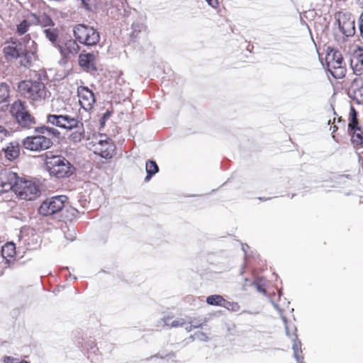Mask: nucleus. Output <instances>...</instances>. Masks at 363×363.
<instances>
[{"label": "nucleus", "mask_w": 363, "mask_h": 363, "mask_svg": "<svg viewBox=\"0 0 363 363\" xmlns=\"http://www.w3.org/2000/svg\"><path fill=\"white\" fill-rule=\"evenodd\" d=\"M147 175L145 182H148L151 178L159 172V167L154 160H148L145 164Z\"/></svg>", "instance_id": "bb28decb"}, {"label": "nucleus", "mask_w": 363, "mask_h": 363, "mask_svg": "<svg viewBox=\"0 0 363 363\" xmlns=\"http://www.w3.org/2000/svg\"><path fill=\"white\" fill-rule=\"evenodd\" d=\"M7 160L12 161L16 159L20 154V145L16 141L11 142L2 150Z\"/></svg>", "instance_id": "412c9836"}, {"label": "nucleus", "mask_w": 363, "mask_h": 363, "mask_svg": "<svg viewBox=\"0 0 363 363\" xmlns=\"http://www.w3.org/2000/svg\"><path fill=\"white\" fill-rule=\"evenodd\" d=\"M194 338L206 341L208 337L203 333H198L194 335Z\"/></svg>", "instance_id": "c9c22d12"}, {"label": "nucleus", "mask_w": 363, "mask_h": 363, "mask_svg": "<svg viewBox=\"0 0 363 363\" xmlns=\"http://www.w3.org/2000/svg\"><path fill=\"white\" fill-rule=\"evenodd\" d=\"M30 21L33 25H40L43 30L55 26L52 19L45 13L37 16L30 13Z\"/></svg>", "instance_id": "6ab92c4d"}, {"label": "nucleus", "mask_w": 363, "mask_h": 363, "mask_svg": "<svg viewBox=\"0 0 363 363\" xmlns=\"http://www.w3.org/2000/svg\"><path fill=\"white\" fill-rule=\"evenodd\" d=\"M348 96L358 103L363 101V78L355 77L348 89Z\"/></svg>", "instance_id": "dca6fc26"}, {"label": "nucleus", "mask_w": 363, "mask_h": 363, "mask_svg": "<svg viewBox=\"0 0 363 363\" xmlns=\"http://www.w3.org/2000/svg\"><path fill=\"white\" fill-rule=\"evenodd\" d=\"M359 23L360 33H361L362 37L363 38V11L359 16Z\"/></svg>", "instance_id": "e433bc0d"}, {"label": "nucleus", "mask_w": 363, "mask_h": 363, "mask_svg": "<svg viewBox=\"0 0 363 363\" xmlns=\"http://www.w3.org/2000/svg\"><path fill=\"white\" fill-rule=\"evenodd\" d=\"M325 60L328 70L334 78L342 79L345 76V63L340 51L331 49L328 52Z\"/></svg>", "instance_id": "423d86ee"}, {"label": "nucleus", "mask_w": 363, "mask_h": 363, "mask_svg": "<svg viewBox=\"0 0 363 363\" xmlns=\"http://www.w3.org/2000/svg\"><path fill=\"white\" fill-rule=\"evenodd\" d=\"M340 31L347 37L352 36L355 33L354 21L343 17L338 19Z\"/></svg>", "instance_id": "aec40b11"}, {"label": "nucleus", "mask_w": 363, "mask_h": 363, "mask_svg": "<svg viewBox=\"0 0 363 363\" xmlns=\"http://www.w3.org/2000/svg\"><path fill=\"white\" fill-rule=\"evenodd\" d=\"M67 197L64 195L46 199L40 206L38 212L43 216H48L60 212L65 206Z\"/></svg>", "instance_id": "9d476101"}, {"label": "nucleus", "mask_w": 363, "mask_h": 363, "mask_svg": "<svg viewBox=\"0 0 363 363\" xmlns=\"http://www.w3.org/2000/svg\"><path fill=\"white\" fill-rule=\"evenodd\" d=\"M38 45L29 35L23 38L21 41H11L4 48V52L6 57L20 58V63L25 67L31 65L32 62L36 59Z\"/></svg>", "instance_id": "f257e3e1"}, {"label": "nucleus", "mask_w": 363, "mask_h": 363, "mask_svg": "<svg viewBox=\"0 0 363 363\" xmlns=\"http://www.w3.org/2000/svg\"><path fill=\"white\" fill-rule=\"evenodd\" d=\"M52 114H62L66 113L69 111L67 105L60 99L52 100L51 102Z\"/></svg>", "instance_id": "5701e85b"}, {"label": "nucleus", "mask_w": 363, "mask_h": 363, "mask_svg": "<svg viewBox=\"0 0 363 363\" xmlns=\"http://www.w3.org/2000/svg\"><path fill=\"white\" fill-rule=\"evenodd\" d=\"M96 56L94 53L80 54L79 56V64L85 71H95Z\"/></svg>", "instance_id": "a211bd4d"}, {"label": "nucleus", "mask_w": 363, "mask_h": 363, "mask_svg": "<svg viewBox=\"0 0 363 363\" xmlns=\"http://www.w3.org/2000/svg\"><path fill=\"white\" fill-rule=\"evenodd\" d=\"M274 308H277L279 312H281V309L279 308V306L277 304H274Z\"/></svg>", "instance_id": "c03bdc74"}, {"label": "nucleus", "mask_w": 363, "mask_h": 363, "mask_svg": "<svg viewBox=\"0 0 363 363\" xmlns=\"http://www.w3.org/2000/svg\"><path fill=\"white\" fill-rule=\"evenodd\" d=\"M186 320L183 318H178L172 320L170 317H164L161 319L160 324L161 326H167L168 328L182 327L185 325Z\"/></svg>", "instance_id": "a878e982"}, {"label": "nucleus", "mask_w": 363, "mask_h": 363, "mask_svg": "<svg viewBox=\"0 0 363 363\" xmlns=\"http://www.w3.org/2000/svg\"><path fill=\"white\" fill-rule=\"evenodd\" d=\"M94 152L101 157L109 159L113 157L114 146L108 138L100 139L94 145Z\"/></svg>", "instance_id": "4468645a"}, {"label": "nucleus", "mask_w": 363, "mask_h": 363, "mask_svg": "<svg viewBox=\"0 0 363 363\" xmlns=\"http://www.w3.org/2000/svg\"><path fill=\"white\" fill-rule=\"evenodd\" d=\"M206 1L208 4V5L211 6L212 7H214L213 0H206Z\"/></svg>", "instance_id": "a19ab883"}, {"label": "nucleus", "mask_w": 363, "mask_h": 363, "mask_svg": "<svg viewBox=\"0 0 363 363\" xmlns=\"http://www.w3.org/2000/svg\"><path fill=\"white\" fill-rule=\"evenodd\" d=\"M20 94L33 104L40 103L50 95L45 84L39 80H24L19 83Z\"/></svg>", "instance_id": "20e7f679"}, {"label": "nucleus", "mask_w": 363, "mask_h": 363, "mask_svg": "<svg viewBox=\"0 0 363 363\" xmlns=\"http://www.w3.org/2000/svg\"><path fill=\"white\" fill-rule=\"evenodd\" d=\"M11 113L22 128H32L35 125V118L28 111L25 104L20 100L13 103Z\"/></svg>", "instance_id": "0eeeda50"}, {"label": "nucleus", "mask_w": 363, "mask_h": 363, "mask_svg": "<svg viewBox=\"0 0 363 363\" xmlns=\"http://www.w3.org/2000/svg\"><path fill=\"white\" fill-rule=\"evenodd\" d=\"M84 138V128L83 123L80 121V124L77 128H74L73 131L69 136L68 139L73 143H79Z\"/></svg>", "instance_id": "b1692460"}, {"label": "nucleus", "mask_w": 363, "mask_h": 363, "mask_svg": "<svg viewBox=\"0 0 363 363\" xmlns=\"http://www.w3.org/2000/svg\"><path fill=\"white\" fill-rule=\"evenodd\" d=\"M4 133H5L4 135H6V129L3 126L0 125V134Z\"/></svg>", "instance_id": "ea45409f"}, {"label": "nucleus", "mask_w": 363, "mask_h": 363, "mask_svg": "<svg viewBox=\"0 0 363 363\" xmlns=\"http://www.w3.org/2000/svg\"><path fill=\"white\" fill-rule=\"evenodd\" d=\"M35 135L28 136L22 141L23 147L30 151L40 152L48 149L52 145L50 136H57L59 131L48 126H40L35 128Z\"/></svg>", "instance_id": "f03ea898"}, {"label": "nucleus", "mask_w": 363, "mask_h": 363, "mask_svg": "<svg viewBox=\"0 0 363 363\" xmlns=\"http://www.w3.org/2000/svg\"><path fill=\"white\" fill-rule=\"evenodd\" d=\"M348 133L351 136V143L354 147L363 146V130L361 127H359V130L348 131Z\"/></svg>", "instance_id": "393cba45"}, {"label": "nucleus", "mask_w": 363, "mask_h": 363, "mask_svg": "<svg viewBox=\"0 0 363 363\" xmlns=\"http://www.w3.org/2000/svg\"><path fill=\"white\" fill-rule=\"evenodd\" d=\"M31 25L33 24L30 21V13H29L26 16V19L23 20L18 25H17L16 32L19 35H23L28 30V28Z\"/></svg>", "instance_id": "c756f323"}, {"label": "nucleus", "mask_w": 363, "mask_h": 363, "mask_svg": "<svg viewBox=\"0 0 363 363\" xmlns=\"http://www.w3.org/2000/svg\"><path fill=\"white\" fill-rule=\"evenodd\" d=\"M76 39H69L66 40L63 45H57L56 48L58 49L63 60H67L72 55H74L79 52L80 47Z\"/></svg>", "instance_id": "2eb2a0df"}, {"label": "nucleus", "mask_w": 363, "mask_h": 363, "mask_svg": "<svg viewBox=\"0 0 363 363\" xmlns=\"http://www.w3.org/2000/svg\"><path fill=\"white\" fill-rule=\"evenodd\" d=\"M145 28L146 26L143 22L137 21L133 23L131 26L132 31L130 33V37L133 38H136L138 36L139 33Z\"/></svg>", "instance_id": "7c9ffc66"}, {"label": "nucleus", "mask_w": 363, "mask_h": 363, "mask_svg": "<svg viewBox=\"0 0 363 363\" xmlns=\"http://www.w3.org/2000/svg\"><path fill=\"white\" fill-rule=\"evenodd\" d=\"M1 255L9 263L8 258H13L16 255V246L13 242H7L1 247Z\"/></svg>", "instance_id": "cd10ccee"}, {"label": "nucleus", "mask_w": 363, "mask_h": 363, "mask_svg": "<svg viewBox=\"0 0 363 363\" xmlns=\"http://www.w3.org/2000/svg\"><path fill=\"white\" fill-rule=\"evenodd\" d=\"M80 121L76 115L70 114L69 111H66V113L47 115V122L48 123L69 130L77 128Z\"/></svg>", "instance_id": "6e6552de"}, {"label": "nucleus", "mask_w": 363, "mask_h": 363, "mask_svg": "<svg viewBox=\"0 0 363 363\" xmlns=\"http://www.w3.org/2000/svg\"><path fill=\"white\" fill-rule=\"evenodd\" d=\"M257 289L260 292H265L264 289H263L260 286L257 285Z\"/></svg>", "instance_id": "79ce46f5"}, {"label": "nucleus", "mask_w": 363, "mask_h": 363, "mask_svg": "<svg viewBox=\"0 0 363 363\" xmlns=\"http://www.w3.org/2000/svg\"><path fill=\"white\" fill-rule=\"evenodd\" d=\"M199 325H191V322H189V324L185 327V329L186 331L190 332V331H191L193 328H199Z\"/></svg>", "instance_id": "4c0bfd02"}, {"label": "nucleus", "mask_w": 363, "mask_h": 363, "mask_svg": "<svg viewBox=\"0 0 363 363\" xmlns=\"http://www.w3.org/2000/svg\"><path fill=\"white\" fill-rule=\"evenodd\" d=\"M45 165L50 175L57 179L68 178L75 172V167L61 155H54L52 152L45 154Z\"/></svg>", "instance_id": "7ed1b4c3"}, {"label": "nucleus", "mask_w": 363, "mask_h": 363, "mask_svg": "<svg viewBox=\"0 0 363 363\" xmlns=\"http://www.w3.org/2000/svg\"><path fill=\"white\" fill-rule=\"evenodd\" d=\"M13 191L21 199L27 201L34 200L40 195V191L35 183L19 179L18 177Z\"/></svg>", "instance_id": "1a4fd4ad"}, {"label": "nucleus", "mask_w": 363, "mask_h": 363, "mask_svg": "<svg viewBox=\"0 0 363 363\" xmlns=\"http://www.w3.org/2000/svg\"><path fill=\"white\" fill-rule=\"evenodd\" d=\"M281 319L285 325L286 335L293 341L292 350L294 352V357L297 361V363H303V356L302 355L301 342L298 340L296 335V328H294L293 333H291L289 328L287 325V320L285 316H281Z\"/></svg>", "instance_id": "9b49d317"}, {"label": "nucleus", "mask_w": 363, "mask_h": 363, "mask_svg": "<svg viewBox=\"0 0 363 363\" xmlns=\"http://www.w3.org/2000/svg\"><path fill=\"white\" fill-rule=\"evenodd\" d=\"M77 96L81 107L85 111H90L94 108L95 104L94 94L86 86H79L77 89Z\"/></svg>", "instance_id": "ddd939ff"}, {"label": "nucleus", "mask_w": 363, "mask_h": 363, "mask_svg": "<svg viewBox=\"0 0 363 363\" xmlns=\"http://www.w3.org/2000/svg\"><path fill=\"white\" fill-rule=\"evenodd\" d=\"M226 309L229 311H232L234 312H237L240 310V306L237 302H231L228 301L226 300L224 301L223 306Z\"/></svg>", "instance_id": "72a5a7b5"}, {"label": "nucleus", "mask_w": 363, "mask_h": 363, "mask_svg": "<svg viewBox=\"0 0 363 363\" xmlns=\"http://www.w3.org/2000/svg\"><path fill=\"white\" fill-rule=\"evenodd\" d=\"M9 96V89L7 84L1 83L0 84V104H7Z\"/></svg>", "instance_id": "473e14b6"}, {"label": "nucleus", "mask_w": 363, "mask_h": 363, "mask_svg": "<svg viewBox=\"0 0 363 363\" xmlns=\"http://www.w3.org/2000/svg\"><path fill=\"white\" fill-rule=\"evenodd\" d=\"M225 299L220 295H211L207 297L206 303L211 306H223Z\"/></svg>", "instance_id": "2f4dec72"}, {"label": "nucleus", "mask_w": 363, "mask_h": 363, "mask_svg": "<svg viewBox=\"0 0 363 363\" xmlns=\"http://www.w3.org/2000/svg\"><path fill=\"white\" fill-rule=\"evenodd\" d=\"M91 1V0H82V2L84 4V6L85 7H86L87 9H89V6Z\"/></svg>", "instance_id": "58836bf2"}, {"label": "nucleus", "mask_w": 363, "mask_h": 363, "mask_svg": "<svg viewBox=\"0 0 363 363\" xmlns=\"http://www.w3.org/2000/svg\"><path fill=\"white\" fill-rule=\"evenodd\" d=\"M359 121L357 119V112L354 109L353 106L350 107V113L349 117V123H348V131H350L356 129L359 130Z\"/></svg>", "instance_id": "c85d7f7f"}, {"label": "nucleus", "mask_w": 363, "mask_h": 363, "mask_svg": "<svg viewBox=\"0 0 363 363\" xmlns=\"http://www.w3.org/2000/svg\"><path fill=\"white\" fill-rule=\"evenodd\" d=\"M350 67L356 75L363 74V48L357 47L350 57Z\"/></svg>", "instance_id": "f3484780"}, {"label": "nucleus", "mask_w": 363, "mask_h": 363, "mask_svg": "<svg viewBox=\"0 0 363 363\" xmlns=\"http://www.w3.org/2000/svg\"><path fill=\"white\" fill-rule=\"evenodd\" d=\"M72 31L76 40L86 46L96 45L100 40L99 33L92 26L77 24Z\"/></svg>", "instance_id": "39448f33"}, {"label": "nucleus", "mask_w": 363, "mask_h": 363, "mask_svg": "<svg viewBox=\"0 0 363 363\" xmlns=\"http://www.w3.org/2000/svg\"><path fill=\"white\" fill-rule=\"evenodd\" d=\"M248 247H249V246H248V245H242V250L245 252H246L247 248H248Z\"/></svg>", "instance_id": "37998d69"}, {"label": "nucleus", "mask_w": 363, "mask_h": 363, "mask_svg": "<svg viewBox=\"0 0 363 363\" xmlns=\"http://www.w3.org/2000/svg\"><path fill=\"white\" fill-rule=\"evenodd\" d=\"M43 33L52 45L57 46L60 30L55 26L43 30Z\"/></svg>", "instance_id": "4be33fe9"}, {"label": "nucleus", "mask_w": 363, "mask_h": 363, "mask_svg": "<svg viewBox=\"0 0 363 363\" xmlns=\"http://www.w3.org/2000/svg\"><path fill=\"white\" fill-rule=\"evenodd\" d=\"M4 362L5 363H29L28 362H27L26 360H19L17 358L10 357V356L4 357Z\"/></svg>", "instance_id": "f704fd0d"}, {"label": "nucleus", "mask_w": 363, "mask_h": 363, "mask_svg": "<svg viewBox=\"0 0 363 363\" xmlns=\"http://www.w3.org/2000/svg\"><path fill=\"white\" fill-rule=\"evenodd\" d=\"M17 179V174L11 169L0 170V194L13 190Z\"/></svg>", "instance_id": "f8f14e48"}]
</instances>
